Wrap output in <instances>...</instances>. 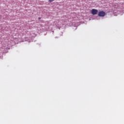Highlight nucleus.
<instances>
[{"label": "nucleus", "instance_id": "nucleus-1", "mask_svg": "<svg viewBox=\"0 0 124 124\" xmlns=\"http://www.w3.org/2000/svg\"><path fill=\"white\" fill-rule=\"evenodd\" d=\"M98 16L99 17H104L105 16V13L104 11H100L98 13Z\"/></svg>", "mask_w": 124, "mask_h": 124}, {"label": "nucleus", "instance_id": "nucleus-2", "mask_svg": "<svg viewBox=\"0 0 124 124\" xmlns=\"http://www.w3.org/2000/svg\"><path fill=\"white\" fill-rule=\"evenodd\" d=\"M98 11L96 9H93L92 10V14L93 15H96V14H97V12Z\"/></svg>", "mask_w": 124, "mask_h": 124}, {"label": "nucleus", "instance_id": "nucleus-3", "mask_svg": "<svg viewBox=\"0 0 124 124\" xmlns=\"http://www.w3.org/2000/svg\"><path fill=\"white\" fill-rule=\"evenodd\" d=\"M54 0H48L49 2H52Z\"/></svg>", "mask_w": 124, "mask_h": 124}, {"label": "nucleus", "instance_id": "nucleus-4", "mask_svg": "<svg viewBox=\"0 0 124 124\" xmlns=\"http://www.w3.org/2000/svg\"><path fill=\"white\" fill-rule=\"evenodd\" d=\"M1 54H0V59H1Z\"/></svg>", "mask_w": 124, "mask_h": 124}, {"label": "nucleus", "instance_id": "nucleus-5", "mask_svg": "<svg viewBox=\"0 0 124 124\" xmlns=\"http://www.w3.org/2000/svg\"><path fill=\"white\" fill-rule=\"evenodd\" d=\"M38 19H39V20H40L41 19V18L38 17Z\"/></svg>", "mask_w": 124, "mask_h": 124}]
</instances>
